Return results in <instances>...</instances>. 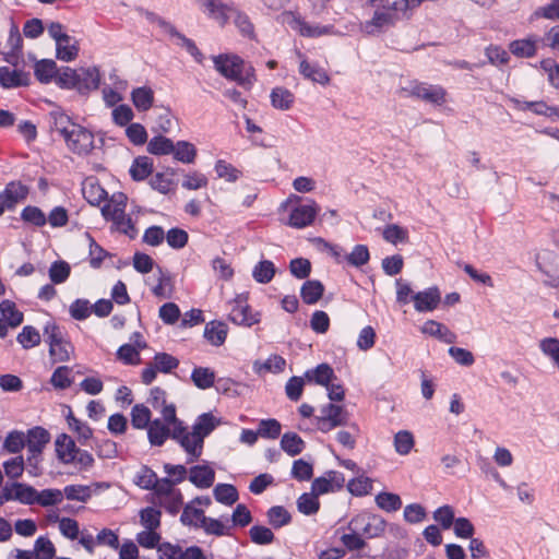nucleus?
Wrapping results in <instances>:
<instances>
[{"mask_svg": "<svg viewBox=\"0 0 559 559\" xmlns=\"http://www.w3.org/2000/svg\"><path fill=\"white\" fill-rule=\"evenodd\" d=\"M219 423V419L212 413L200 415L191 427L185 426L178 418L173 423L175 427L171 439L183 449L188 463L197 461L202 455L204 439L214 431Z\"/></svg>", "mask_w": 559, "mask_h": 559, "instance_id": "nucleus-1", "label": "nucleus"}, {"mask_svg": "<svg viewBox=\"0 0 559 559\" xmlns=\"http://www.w3.org/2000/svg\"><path fill=\"white\" fill-rule=\"evenodd\" d=\"M127 197L119 192L111 195L102 207V215L106 221H110L114 228L130 238L135 237L136 229L129 215L126 214Z\"/></svg>", "mask_w": 559, "mask_h": 559, "instance_id": "nucleus-2", "label": "nucleus"}, {"mask_svg": "<svg viewBox=\"0 0 559 559\" xmlns=\"http://www.w3.org/2000/svg\"><path fill=\"white\" fill-rule=\"evenodd\" d=\"M56 452L58 459L64 464H73L80 471H87L94 464V457L86 450H81L76 447L74 440L62 433L57 437Z\"/></svg>", "mask_w": 559, "mask_h": 559, "instance_id": "nucleus-3", "label": "nucleus"}, {"mask_svg": "<svg viewBox=\"0 0 559 559\" xmlns=\"http://www.w3.org/2000/svg\"><path fill=\"white\" fill-rule=\"evenodd\" d=\"M44 336L53 362H63L70 359L73 346L59 325L48 322L44 328Z\"/></svg>", "mask_w": 559, "mask_h": 559, "instance_id": "nucleus-4", "label": "nucleus"}, {"mask_svg": "<svg viewBox=\"0 0 559 559\" xmlns=\"http://www.w3.org/2000/svg\"><path fill=\"white\" fill-rule=\"evenodd\" d=\"M348 527L352 532H359L367 538H377L385 532L386 522L378 514L362 512L350 520Z\"/></svg>", "mask_w": 559, "mask_h": 559, "instance_id": "nucleus-5", "label": "nucleus"}, {"mask_svg": "<svg viewBox=\"0 0 559 559\" xmlns=\"http://www.w3.org/2000/svg\"><path fill=\"white\" fill-rule=\"evenodd\" d=\"M215 69L227 80L243 86V61L236 55L222 53L213 57Z\"/></svg>", "mask_w": 559, "mask_h": 559, "instance_id": "nucleus-6", "label": "nucleus"}, {"mask_svg": "<svg viewBox=\"0 0 559 559\" xmlns=\"http://www.w3.org/2000/svg\"><path fill=\"white\" fill-rule=\"evenodd\" d=\"M179 366V360L170 354L157 353L151 362L142 370L141 380L144 384H151L157 372L168 373Z\"/></svg>", "mask_w": 559, "mask_h": 559, "instance_id": "nucleus-7", "label": "nucleus"}, {"mask_svg": "<svg viewBox=\"0 0 559 559\" xmlns=\"http://www.w3.org/2000/svg\"><path fill=\"white\" fill-rule=\"evenodd\" d=\"M317 427L322 432L345 426L348 421V413L341 405L329 403L321 408V415L317 418Z\"/></svg>", "mask_w": 559, "mask_h": 559, "instance_id": "nucleus-8", "label": "nucleus"}, {"mask_svg": "<svg viewBox=\"0 0 559 559\" xmlns=\"http://www.w3.org/2000/svg\"><path fill=\"white\" fill-rule=\"evenodd\" d=\"M63 139L67 146L74 154H88L94 146V135L92 132L78 124Z\"/></svg>", "mask_w": 559, "mask_h": 559, "instance_id": "nucleus-9", "label": "nucleus"}, {"mask_svg": "<svg viewBox=\"0 0 559 559\" xmlns=\"http://www.w3.org/2000/svg\"><path fill=\"white\" fill-rule=\"evenodd\" d=\"M406 91L411 96L429 104L440 106L445 103L447 91L440 85L413 82Z\"/></svg>", "mask_w": 559, "mask_h": 559, "instance_id": "nucleus-10", "label": "nucleus"}, {"mask_svg": "<svg viewBox=\"0 0 559 559\" xmlns=\"http://www.w3.org/2000/svg\"><path fill=\"white\" fill-rule=\"evenodd\" d=\"M204 5L209 11V16L218 22L222 26L227 24L230 20L237 23L239 19L238 10L225 0H204Z\"/></svg>", "mask_w": 559, "mask_h": 559, "instance_id": "nucleus-11", "label": "nucleus"}, {"mask_svg": "<svg viewBox=\"0 0 559 559\" xmlns=\"http://www.w3.org/2000/svg\"><path fill=\"white\" fill-rule=\"evenodd\" d=\"M0 309V337L3 338L8 335L10 329H15L23 322V313L9 300L3 301Z\"/></svg>", "mask_w": 559, "mask_h": 559, "instance_id": "nucleus-12", "label": "nucleus"}, {"mask_svg": "<svg viewBox=\"0 0 559 559\" xmlns=\"http://www.w3.org/2000/svg\"><path fill=\"white\" fill-rule=\"evenodd\" d=\"M319 207L314 201L294 207L289 215V225L304 228L311 225L318 214Z\"/></svg>", "mask_w": 559, "mask_h": 559, "instance_id": "nucleus-13", "label": "nucleus"}, {"mask_svg": "<svg viewBox=\"0 0 559 559\" xmlns=\"http://www.w3.org/2000/svg\"><path fill=\"white\" fill-rule=\"evenodd\" d=\"M150 402L153 408L158 411L168 423H174L177 419L176 406L167 402L166 392L163 389L153 388L150 393Z\"/></svg>", "mask_w": 559, "mask_h": 559, "instance_id": "nucleus-14", "label": "nucleus"}, {"mask_svg": "<svg viewBox=\"0 0 559 559\" xmlns=\"http://www.w3.org/2000/svg\"><path fill=\"white\" fill-rule=\"evenodd\" d=\"M29 189L20 181L9 182L0 193V201L8 210L15 207L17 203L23 202L28 195Z\"/></svg>", "mask_w": 559, "mask_h": 559, "instance_id": "nucleus-15", "label": "nucleus"}, {"mask_svg": "<svg viewBox=\"0 0 559 559\" xmlns=\"http://www.w3.org/2000/svg\"><path fill=\"white\" fill-rule=\"evenodd\" d=\"M174 427L175 425L173 423H168L164 418L152 420L146 428L150 443L155 447L163 445L169 437L171 438Z\"/></svg>", "mask_w": 559, "mask_h": 559, "instance_id": "nucleus-16", "label": "nucleus"}, {"mask_svg": "<svg viewBox=\"0 0 559 559\" xmlns=\"http://www.w3.org/2000/svg\"><path fill=\"white\" fill-rule=\"evenodd\" d=\"M440 299V292L437 287H430L412 296L414 307L418 312H429L435 310L438 307Z\"/></svg>", "mask_w": 559, "mask_h": 559, "instance_id": "nucleus-17", "label": "nucleus"}, {"mask_svg": "<svg viewBox=\"0 0 559 559\" xmlns=\"http://www.w3.org/2000/svg\"><path fill=\"white\" fill-rule=\"evenodd\" d=\"M151 502L163 507L169 513H177L182 504L180 491H153Z\"/></svg>", "mask_w": 559, "mask_h": 559, "instance_id": "nucleus-18", "label": "nucleus"}, {"mask_svg": "<svg viewBox=\"0 0 559 559\" xmlns=\"http://www.w3.org/2000/svg\"><path fill=\"white\" fill-rule=\"evenodd\" d=\"M542 39L536 35L526 38L515 39L509 44V50L518 58H532L536 55L538 44Z\"/></svg>", "mask_w": 559, "mask_h": 559, "instance_id": "nucleus-19", "label": "nucleus"}, {"mask_svg": "<svg viewBox=\"0 0 559 559\" xmlns=\"http://www.w3.org/2000/svg\"><path fill=\"white\" fill-rule=\"evenodd\" d=\"M29 74L19 69L9 67L0 68V84L5 88L27 86L29 84Z\"/></svg>", "mask_w": 559, "mask_h": 559, "instance_id": "nucleus-20", "label": "nucleus"}, {"mask_svg": "<svg viewBox=\"0 0 559 559\" xmlns=\"http://www.w3.org/2000/svg\"><path fill=\"white\" fill-rule=\"evenodd\" d=\"M397 20L396 13L377 10L372 19L365 23L364 29L367 34H376L394 25Z\"/></svg>", "mask_w": 559, "mask_h": 559, "instance_id": "nucleus-21", "label": "nucleus"}, {"mask_svg": "<svg viewBox=\"0 0 559 559\" xmlns=\"http://www.w3.org/2000/svg\"><path fill=\"white\" fill-rule=\"evenodd\" d=\"M189 480L199 488H210L215 480V472L209 464L192 466L189 469Z\"/></svg>", "mask_w": 559, "mask_h": 559, "instance_id": "nucleus-22", "label": "nucleus"}, {"mask_svg": "<svg viewBox=\"0 0 559 559\" xmlns=\"http://www.w3.org/2000/svg\"><path fill=\"white\" fill-rule=\"evenodd\" d=\"M49 440L50 435L46 429L41 427H34L29 429L25 437L27 452L35 453L36 455L38 453H43V450Z\"/></svg>", "mask_w": 559, "mask_h": 559, "instance_id": "nucleus-23", "label": "nucleus"}, {"mask_svg": "<svg viewBox=\"0 0 559 559\" xmlns=\"http://www.w3.org/2000/svg\"><path fill=\"white\" fill-rule=\"evenodd\" d=\"M82 193L84 199L92 205H99L107 200V191L94 178L83 182Z\"/></svg>", "mask_w": 559, "mask_h": 559, "instance_id": "nucleus-24", "label": "nucleus"}, {"mask_svg": "<svg viewBox=\"0 0 559 559\" xmlns=\"http://www.w3.org/2000/svg\"><path fill=\"white\" fill-rule=\"evenodd\" d=\"M78 88L79 91L97 90L100 84V73L97 68H82L78 70Z\"/></svg>", "mask_w": 559, "mask_h": 559, "instance_id": "nucleus-25", "label": "nucleus"}, {"mask_svg": "<svg viewBox=\"0 0 559 559\" xmlns=\"http://www.w3.org/2000/svg\"><path fill=\"white\" fill-rule=\"evenodd\" d=\"M421 332L430 336L437 337L448 344L455 342V334L451 332L444 324L435 320H428L424 323Z\"/></svg>", "mask_w": 559, "mask_h": 559, "instance_id": "nucleus-26", "label": "nucleus"}, {"mask_svg": "<svg viewBox=\"0 0 559 559\" xmlns=\"http://www.w3.org/2000/svg\"><path fill=\"white\" fill-rule=\"evenodd\" d=\"M57 58L64 62L74 60L79 55V43L73 37L67 35L63 39L56 43Z\"/></svg>", "mask_w": 559, "mask_h": 559, "instance_id": "nucleus-27", "label": "nucleus"}, {"mask_svg": "<svg viewBox=\"0 0 559 559\" xmlns=\"http://www.w3.org/2000/svg\"><path fill=\"white\" fill-rule=\"evenodd\" d=\"M324 293V286L320 281H306L300 289V296L305 304L313 305L318 302Z\"/></svg>", "mask_w": 559, "mask_h": 559, "instance_id": "nucleus-28", "label": "nucleus"}, {"mask_svg": "<svg viewBox=\"0 0 559 559\" xmlns=\"http://www.w3.org/2000/svg\"><path fill=\"white\" fill-rule=\"evenodd\" d=\"M299 71L306 79L314 83L326 85L330 82V76L323 68L311 64L307 60L300 62Z\"/></svg>", "mask_w": 559, "mask_h": 559, "instance_id": "nucleus-29", "label": "nucleus"}, {"mask_svg": "<svg viewBox=\"0 0 559 559\" xmlns=\"http://www.w3.org/2000/svg\"><path fill=\"white\" fill-rule=\"evenodd\" d=\"M324 492L325 491H305L297 500L298 511L306 515L317 513L320 507L319 495Z\"/></svg>", "mask_w": 559, "mask_h": 559, "instance_id": "nucleus-30", "label": "nucleus"}, {"mask_svg": "<svg viewBox=\"0 0 559 559\" xmlns=\"http://www.w3.org/2000/svg\"><path fill=\"white\" fill-rule=\"evenodd\" d=\"M203 503L202 499H197L190 504H187L181 514V522L185 525H192L195 527H200L202 521H204V512L202 509L198 508L197 504Z\"/></svg>", "mask_w": 559, "mask_h": 559, "instance_id": "nucleus-31", "label": "nucleus"}, {"mask_svg": "<svg viewBox=\"0 0 559 559\" xmlns=\"http://www.w3.org/2000/svg\"><path fill=\"white\" fill-rule=\"evenodd\" d=\"M227 336V326L223 322L211 321L205 325L204 337L214 346L222 345Z\"/></svg>", "mask_w": 559, "mask_h": 559, "instance_id": "nucleus-32", "label": "nucleus"}, {"mask_svg": "<svg viewBox=\"0 0 559 559\" xmlns=\"http://www.w3.org/2000/svg\"><path fill=\"white\" fill-rule=\"evenodd\" d=\"M175 290L174 278L168 272L159 270L157 284L152 288L154 296L158 298H171Z\"/></svg>", "mask_w": 559, "mask_h": 559, "instance_id": "nucleus-33", "label": "nucleus"}, {"mask_svg": "<svg viewBox=\"0 0 559 559\" xmlns=\"http://www.w3.org/2000/svg\"><path fill=\"white\" fill-rule=\"evenodd\" d=\"M247 132L250 133L249 140L253 145L261 147H271L273 145L274 136L264 132L249 119H247Z\"/></svg>", "mask_w": 559, "mask_h": 559, "instance_id": "nucleus-34", "label": "nucleus"}, {"mask_svg": "<svg viewBox=\"0 0 559 559\" xmlns=\"http://www.w3.org/2000/svg\"><path fill=\"white\" fill-rule=\"evenodd\" d=\"M281 448L290 456L300 454L305 449V441L296 432H286L282 436Z\"/></svg>", "mask_w": 559, "mask_h": 559, "instance_id": "nucleus-35", "label": "nucleus"}, {"mask_svg": "<svg viewBox=\"0 0 559 559\" xmlns=\"http://www.w3.org/2000/svg\"><path fill=\"white\" fill-rule=\"evenodd\" d=\"M286 360L280 355L270 356L264 362L254 361L253 369L259 374L265 372L278 373L285 369Z\"/></svg>", "mask_w": 559, "mask_h": 559, "instance_id": "nucleus-36", "label": "nucleus"}, {"mask_svg": "<svg viewBox=\"0 0 559 559\" xmlns=\"http://www.w3.org/2000/svg\"><path fill=\"white\" fill-rule=\"evenodd\" d=\"M153 171V162L147 156H139L134 159L130 175L134 180L141 181L146 179Z\"/></svg>", "mask_w": 559, "mask_h": 559, "instance_id": "nucleus-37", "label": "nucleus"}, {"mask_svg": "<svg viewBox=\"0 0 559 559\" xmlns=\"http://www.w3.org/2000/svg\"><path fill=\"white\" fill-rule=\"evenodd\" d=\"M215 372L206 367H197L193 369L191 380L195 386L206 390L213 386L215 382Z\"/></svg>", "mask_w": 559, "mask_h": 559, "instance_id": "nucleus-38", "label": "nucleus"}, {"mask_svg": "<svg viewBox=\"0 0 559 559\" xmlns=\"http://www.w3.org/2000/svg\"><path fill=\"white\" fill-rule=\"evenodd\" d=\"M276 273L275 265L270 260L260 261L252 270V277L260 284L270 283Z\"/></svg>", "mask_w": 559, "mask_h": 559, "instance_id": "nucleus-39", "label": "nucleus"}, {"mask_svg": "<svg viewBox=\"0 0 559 559\" xmlns=\"http://www.w3.org/2000/svg\"><path fill=\"white\" fill-rule=\"evenodd\" d=\"M49 116L52 129L62 138H64L72 129H74L73 127L78 126L71 121L68 115L61 111H51Z\"/></svg>", "mask_w": 559, "mask_h": 559, "instance_id": "nucleus-40", "label": "nucleus"}, {"mask_svg": "<svg viewBox=\"0 0 559 559\" xmlns=\"http://www.w3.org/2000/svg\"><path fill=\"white\" fill-rule=\"evenodd\" d=\"M132 102L140 111H146L153 106L154 92L150 87H138L132 92Z\"/></svg>", "mask_w": 559, "mask_h": 559, "instance_id": "nucleus-41", "label": "nucleus"}, {"mask_svg": "<svg viewBox=\"0 0 559 559\" xmlns=\"http://www.w3.org/2000/svg\"><path fill=\"white\" fill-rule=\"evenodd\" d=\"M152 414L147 406L144 404H136L131 411V423L136 429H145L152 423Z\"/></svg>", "mask_w": 559, "mask_h": 559, "instance_id": "nucleus-42", "label": "nucleus"}, {"mask_svg": "<svg viewBox=\"0 0 559 559\" xmlns=\"http://www.w3.org/2000/svg\"><path fill=\"white\" fill-rule=\"evenodd\" d=\"M370 260V252L366 245H356L353 250L346 254L345 261L354 267H361Z\"/></svg>", "mask_w": 559, "mask_h": 559, "instance_id": "nucleus-43", "label": "nucleus"}, {"mask_svg": "<svg viewBox=\"0 0 559 559\" xmlns=\"http://www.w3.org/2000/svg\"><path fill=\"white\" fill-rule=\"evenodd\" d=\"M374 500L377 506L386 512H394L402 506L400 496L391 491H380Z\"/></svg>", "mask_w": 559, "mask_h": 559, "instance_id": "nucleus-44", "label": "nucleus"}, {"mask_svg": "<svg viewBox=\"0 0 559 559\" xmlns=\"http://www.w3.org/2000/svg\"><path fill=\"white\" fill-rule=\"evenodd\" d=\"M273 107L281 110H287L294 103V95L287 88L275 87L271 93Z\"/></svg>", "mask_w": 559, "mask_h": 559, "instance_id": "nucleus-45", "label": "nucleus"}, {"mask_svg": "<svg viewBox=\"0 0 559 559\" xmlns=\"http://www.w3.org/2000/svg\"><path fill=\"white\" fill-rule=\"evenodd\" d=\"M134 484L140 489H159V480L156 474L146 466L141 467V469L138 472Z\"/></svg>", "mask_w": 559, "mask_h": 559, "instance_id": "nucleus-46", "label": "nucleus"}, {"mask_svg": "<svg viewBox=\"0 0 559 559\" xmlns=\"http://www.w3.org/2000/svg\"><path fill=\"white\" fill-rule=\"evenodd\" d=\"M67 421L70 430L76 433L80 442L84 443L93 437V430L91 427L86 423L74 417L71 412L67 417Z\"/></svg>", "mask_w": 559, "mask_h": 559, "instance_id": "nucleus-47", "label": "nucleus"}, {"mask_svg": "<svg viewBox=\"0 0 559 559\" xmlns=\"http://www.w3.org/2000/svg\"><path fill=\"white\" fill-rule=\"evenodd\" d=\"M174 156L177 160L191 164L194 162L197 156L195 146L192 143L186 141H179L174 145Z\"/></svg>", "mask_w": 559, "mask_h": 559, "instance_id": "nucleus-48", "label": "nucleus"}, {"mask_svg": "<svg viewBox=\"0 0 559 559\" xmlns=\"http://www.w3.org/2000/svg\"><path fill=\"white\" fill-rule=\"evenodd\" d=\"M140 349L139 347L131 345V344H123L119 347L117 350V358L122 361L124 365H139L141 362V356H140Z\"/></svg>", "mask_w": 559, "mask_h": 559, "instance_id": "nucleus-49", "label": "nucleus"}, {"mask_svg": "<svg viewBox=\"0 0 559 559\" xmlns=\"http://www.w3.org/2000/svg\"><path fill=\"white\" fill-rule=\"evenodd\" d=\"M282 431V425L274 418L262 419L258 425V433L264 439H276L280 437Z\"/></svg>", "mask_w": 559, "mask_h": 559, "instance_id": "nucleus-50", "label": "nucleus"}, {"mask_svg": "<svg viewBox=\"0 0 559 559\" xmlns=\"http://www.w3.org/2000/svg\"><path fill=\"white\" fill-rule=\"evenodd\" d=\"M72 369L68 366L58 367L50 379L51 384L56 389H68L72 384Z\"/></svg>", "mask_w": 559, "mask_h": 559, "instance_id": "nucleus-51", "label": "nucleus"}, {"mask_svg": "<svg viewBox=\"0 0 559 559\" xmlns=\"http://www.w3.org/2000/svg\"><path fill=\"white\" fill-rule=\"evenodd\" d=\"M539 349L559 369V340L556 337H545L539 342Z\"/></svg>", "mask_w": 559, "mask_h": 559, "instance_id": "nucleus-52", "label": "nucleus"}, {"mask_svg": "<svg viewBox=\"0 0 559 559\" xmlns=\"http://www.w3.org/2000/svg\"><path fill=\"white\" fill-rule=\"evenodd\" d=\"M16 340L23 348L29 349L40 344V334L34 326L26 325L19 333Z\"/></svg>", "mask_w": 559, "mask_h": 559, "instance_id": "nucleus-53", "label": "nucleus"}, {"mask_svg": "<svg viewBox=\"0 0 559 559\" xmlns=\"http://www.w3.org/2000/svg\"><path fill=\"white\" fill-rule=\"evenodd\" d=\"M147 151L154 155H167L173 153L174 143L171 140L165 136H154L147 143Z\"/></svg>", "mask_w": 559, "mask_h": 559, "instance_id": "nucleus-54", "label": "nucleus"}, {"mask_svg": "<svg viewBox=\"0 0 559 559\" xmlns=\"http://www.w3.org/2000/svg\"><path fill=\"white\" fill-rule=\"evenodd\" d=\"M267 520L274 528H280L287 525L292 516L284 507L275 506L267 511Z\"/></svg>", "mask_w": 559, "mask_h": 559, "instance_id": "nucleus-55", "label": "nucleus"}, {"mask_svg": "<svg viewBox=\"0 0 559 559\" xmlns=\"http://www.w3.org/2000/svg\"><path fill=\"white\" fill-rule=\"evenodd\" d=\"M140 523L144 528L158 530L160 526V511L154 507H147L140 511Z\"/></svg>", "mask_w": 559, "mask_h": 559, "instance_id": "nucleus-56", "label": "nucleus"}, {"mask_svg": "<svg viewBox=\"0 0 559 559\" xmlns=\"http://www.w3.org/2000/svg\"><path fill=\"white\" fill-rule=\"evenodd\" d=\"M57 73V64L53 60H41L35 64V75L43 82L48 83Z\"/></svg>", "mask_w": 559, "mask_h": 559, "instance_id": "nucleus-57", "label": "nucleus"}, {"mask_svg": "<svg viewBox=\"0 0 559 559\" xmlns=\"http://www.w3.org/2000/svg\"><path fill=\"white\" fill-rule=\"evenodd\" d=\"M34 554L37 559H52L56 555V548L49 538L40 536L35 540Z\"/></svg>", "mask_w": 559, "mask_h": 559, "instance_id": "nucleus-58", "label": "nucleus"}, {"mask_svg": "<svg viewBox=\"0 0 559 559\" xmlns=\"http://www.w3.org/2000/svg\"><path fill=\"white\" fill-rule=\"evenodd\" d=\"M21 218L36 227H43L47 223L45 213L37 206L28 205L21 212Z\"/></svg>", "mask_w": 559, "mask_h": 559, "instance_id": "nucleus-59", "label": "nucleus"}, {"mask_svg": "<svg viewBox=\"0 0 559 559\" xmlns=\"http://www.w3.org/2000/svg\"><path fill=\"white\" fill-rule=\"evenodd\" d=\"M414 437L407 430L399 431L394 437L395 451L401 455H406L414 447Z\"/></svg>", "mask_w": 559, "mask_h": 559, "instance_id": "nucleus-60", "label": "nucleus"}, {"mask_svg": "<svg viewBox=\"0 0 559 559\" xmlns=\"http://www.w3.org/2000/svg\"><path fill=\"white\" fill-rule=\"evenodd\" d=\"M333 376V369L326 364H321L311 372H307V377L309 380H313L316 383L321 385H328Z\"/></svg>", "mask_w": 559, "mask_h": 559, "instance_id": "nucleus-61", "label": "nucleus"}, {"mask_svg": "<svg viewBox=\"0 0 559 559\" xmlns=\"http://www.w3.org/2000/svg\"><path fill=\"white\" fill-rule=\"evenodd\" d=\"M383 238L393 245L405 242L408 240V231L396 224H390L383 230Z\"/></svg>", "mask_w": 559, "mask_h": 559, "instance_id": "nucleus-62", "label": "nucleus"}, {"mask_svg": "<svg viewBox=\"0 0 559 559\" xmlns=\"http://www.w3.org/2000/svg\"><path fill=\"white\" fill-rule=\"evenodd\" d=\"M69 312L73 319L82 321L91 316L92 305L86 299H76L70 305Z\"/></svg>", "mask_w": 559, "mask_h": 559, "instance_id": "nucleus-63", "label": "nucleus"}, {"mask_svg": "<svg viewBox=\"0 0 559 559\" xmlns=\"http://www.w3.org/2000/svg\"><path fill=\"white\" fill-rule=\"evenodd\" d=\"M26 445L25 435L22 431H11L3 443V448L10 453H19Z\"/></svg>", "mask_w": 559, "mask_h": 559, "instance_id": "nucleus-64", "label": "nucleus"}]
</instances>
